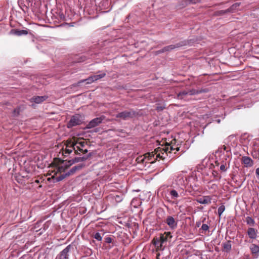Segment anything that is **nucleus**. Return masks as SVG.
Returning <instances> with one entry per match:
<instances>
[{"label": "nucleus", "mask_w": 259, "mask_h": 259, "mask_svg": "<svg viewBox=\"0 0 259 259\" xmlns=\"http://www.w3.org/2000/svg\"><path fill=\"white\" fill-rule=\"evenodd\" d=\"M159 255H160V254L159 253L157 254L156 259H160Z\"/></svg>", "instance_id": "a19ab883"}, {"label": "nucleus", "mask_w": 259, "mask_h": 259, "mask_svg": "<svg viewBox=\"0 0 259 259\" xmlns=\"http://www.w3.org/2000/svg\"><path fill=\"white\" fill-rule=\"evenodd\" d=\"M249 249L252 256L254 258H257L259 254V246L255 244H251Z\"/></svg>", "instance_id": "f3484780"}, {"label": "nucleus", "mask_w": 259, "mask_h": 259, "mask_svg": "<svg viewBox=\"0 0 259 259\" xmlns=\"http://www.w3.org/2000/svg\"><path fill=\"white\" fill-rule=\"evenodd\" d=\"M71 249H73V246L70 244L68 245L58 255V259H68L69 252Z\"/></svg>", "instance_id": "9d476101"}, {"label": "nucleus", "mask_w": 259, "mask_h": 259, "mask_svg": "<svg viewBox=\"0 0 259 259\" xmlns=\"http://www.w3.org/2000/svg\"><path fill=\"white\" fill-rule=\"evenodd\" d=\"M142 259H146L145 257H143Z\"/></svg>", "instance_id": "37998d69"}, {"label": "nucleus", "mask_w": 259, "mask_h": 259, "mask_svg": "<svg viewBox=\"0 0 259 259\" xmlns=\"http://www.w3.org/2000/svg\"><path fill=\"white\" fill-rule=\"evenodd\" d=\"M82 121L80 119V116L79 115H75L71 118L70 120L67 123V127L71 128L73 126L79 125L81 123Z\"/></svg>", "instance_id": "6e6552de"}, {"label": "nucleus", "mask_w": 259, "mask_h": 259, "mask_svg": "<svg viewBox=\"0 0 259 259\" xmlns=\"http://www.w3.org/2000/svg\"><path fill=\"white\" fill-rule=\"evenodd\" d=\"M222 149H223V150L224 151H226L227 152H228L229 151H230V149H228V148L225 145H223L222 147Z\"/></svg>", "instance_id": "4c0bfd02"}, {"label": "nucleus", "mask_w": 259, "mask_h": 259, "mask_svg": "<svg viewBox=\"0 0 259 259\" xmlns=\"http://www.w3.org/2000/svg\"><path fill=\"white\" fill-rule=\"evenodd\" d=\"M188 94L187 91H183L177 94V98L179 99H183Z\"/></svg>", "instance_id": "a878e982"}, {"label": "nucleus", "mask_w": 259, "mask_h": 259, "mask_svg": "<svg viewBox=\"0 0 259 259\" xmlns=\"http://www.w3.org/2000/svg\"><path fill=\"white\" fill-rule=\"evenodd\" d=\"M106 75L105 73H102L98 75H94L91 76H90L86 79H83L79 81H78L77 83H76L74 86H78L81 83L84 82L85 81H87V83H91L95 81L98 80L99 79L105 77Z\"/></svg>", "instance_id": "423d86ee"}, {"label": "nucleus", "mask_w": 259, "mask_h": 259, "mask_svg": "<svg viewBox=\"0 0 259 259\" xmlns=\"http://www.w3.org/2000/svg\"><path fill=\"white\" fill-rule=\"evenodd\" d=\"M165 223L171 229H176L177 227V222L171 216H168L165 220Z\"/></svg>", "instance_id": "f8f14e48"}, {"label": "nucleus", "mask_w": 259, "mask_h": 259, "mask_svg": "<svg viewBox=\"0 0 259 259\" xmlns=\"http://www.w3.org/2000/svg\"><path fill=\"white\" fill-rule=\"evenodd\" d=\"M197 202L202 204H210L211 202V198L210 196H204L201 198L196 199Z\"/></svg>", "instance_id": "a211bd4d"}, {"label": "nucleus", "mask_w": 259, "mask_h": 259, "mask_svg": "<svg viewBox=\"0 0 259 259\" xmlns=\"http://www.w3.org/2000/svg\"><path fill=\"white\" fill-rule=\"evenodd\" d=\"M223 250L229 252L231 250L232 245L231 241L230 240L227 241L226 242L224 243L223 244Z\"/></svg>", "instance_id": "4be33fe9"}, {"label": "nucleus", "mask_w": 259, "mask_h": 259, "mask_svg": "<svg viewBox=\"0 0 259 259\" xmlns=\"http://www.w3.org/2000/svg\"><path fill=\"white\" fill-rule=\"evenodd\" d=\"M147 160V158L145 157V155H144V157H142V156L139 157L137 158L136 161L138 163H144L145 160Z\"/></svg>", "instance_id": "c756f323"}, {"label": "nucleus", "mask_w": 259, "mask_h": 259, "mask_svg": "<svg viewBox=\"0 0 259 259\" xmlns=\"http://www.w3.org/2000/svg\"><path fill=\"white\" fill-rule=\"evenodd\" d=\"M94 237L98 241H101L102 239V236H101V234L98 232L94 234Z\"/></svg>", "instance_id": "2f4dec72"}, {"label": "nucleus", "mask_w": 259, "mask_h": 259, "mask_svg": "<svg viewBox=\"0 0 259 259\" xmlns=\"http://www.w3.org/2000/svg\"><path fill=\"white\" fill-rule=\"evenodd\" d=\"M242 164L245 167H251L253 165V160L248 156H242L241 159Z\"/></svg>", "instance_id": "2eb2a0df"}, {"label": "nucleus", "mask_w": 259, "mask_h": 259, "mask_svg": "<svg viewBox=\"0 0 259 259\" xmlns=\"http://www.w3.org/2000/svg\"><path fill=\"white\" fill-rule=\"evenodd\" d=\"M225 210V206L224 205H222L218 208V215L220 217L221 216L222 214L223 213V212Z\"/></svg>", "instance_id": "c85d7f7f"}, {"label": "nucleus", "mask_w": 259, "mask_h": 259, "mask_svg": "<svg viewBox=\"0 0 259 259\" xmlns=\"http://www.w3.org/2000/svg\"><path fill=\"white\" fill-rule=\"evenodd\" d=\"M168 148H162L161 147H158L156 148L154 151L151 153H146L145 157L147 158V161L146 162L153 163L155 162V160H157L158 158L162 160L164 159L165 157L163 156V154L167 155V151Z\"/></svg>", "instance_id": "f03ea898"}, {"label": "nucleus", "mask_w": 259, "mask_h": 259, "mask_svg": "<svg viewBox=\"0 0 259 259\" xmlns=\"http://www.w3.org/2000/svg\"><path fill=\"white\" fill-rule=\"evenodd\" d=\"M11 33L18 36H20L22 35H26L28 33V32L26 30H18L14 29L11 30Z\"/></svg>", "instance_id": "aec40b11"}, {"label": "nucleus", "mask_w": 259, "mask_h": 259, "mask_svg": "<svg viewBox=\"0 0 259 259\" xmlns=\"http://www.w3.org/2000/svg\"><path fill=\"white\" fill-rule=\"evenodd\" d=\"M85 60V57L83 56H82L79 57L77 59V62H83Z\"/></svg>", "instance_id": "c9c22d12"}, {"label": "nucleus", "mask_w": 259, "mask_h": 259, "mask_svg": "<svg viewBox=\"0 0 259 259\" xmlns=\"http://www.w3.org/2000/svg\"><path fill=\"white\" fill-rule=\"evenodd\" d=\"M183 45L181 44V43H178L176 45H171L166 47H164L161 50H159L158 51L159 53H163L165 52H168L171 51L176 48H180V47L182 46Z\"/></svg>", "instance_id": "4468645a"}, {"label": "nucleus", "mask_w": 259, "mask_h": 259, "mask_svg": "<svg viewBox=\"0 0 259 259\" xmlns=\"http://www.w3.org/2000/svg\"><path fill=\"white\" fill-rule=\"evenodd\" d=\"M257 233V230L252 227L248 228L247 230V234L250 239H255Z\"/></svg>", "instance_id": "ddd939ff"}, {"label": "nucleus", "mask_w": 259, "mask_h": 259, "mask_svg": "<svg viewBox=\"0 0 259 259\" xmlns=\"http://www.w3.org/2000/svg\"><path fill=\"white\" fill-rule=\"evenodd\" d=\"M75 146H76L75 141L72 142L71 140L66 141V147L74 149Z\"/></svg>", "instance_id": "cd10ccee"}, {"label": "nucleus", "mask_w": 259, "mask_h": 259, "mask_svg": "<svg viewBox=\"0 0 259 259\" xmlns=\"http://www.w3.org/2000/svg\"><path fill=\"white\" fill-rule=\"evenodd\" d=\"M199 225H200V223H199L198 224L197 223V227H199Z\"/></svg>", "instance_id": "79ce46f5"}, {"label": "nucleus", "mask_w": 259, "mask_h": 259, "mask_svg": "<svg viewBox=\"0 0 259 259\" xmlns=\"http://www.w3.org/2000/svg\"><path fill=\"white\" fill-rule=\"evenodd\" d=\"M137 115L136 111L133 109L129 110H125L119 112L116 115V118L126 120L131 118L135 117Z\"/></svg>", "instance_id": "39448f33"}, {"label": "nucleus", "mask_w": 259, "mask_h": 259, "mask_svg": "<svg viewBox=\"0 0 259 259\" xmlns=\"http://www.w3.org/2000/svg\"><path fill=\"white\" fill-rule=\"evenodd\" d=\"M210 188L215 190L217 188V185L216 184H213L211 186Z\"/></svg>", "instance_id": "58836bf2"}, {"label": "nucleus", "mask_w": 259, "mask_h": 259, "mask_svg": "<svg viewBox=\"0 0 259 259\" xmlns=\"http://www.w3.org/2000/svg\"><path fill=\"white\" fill-rule=\"evenodd\" d=\"M48 98L47 96H34L31 98L30 101L36 104H40L46 101Z\"/></svg>", "instance_id": "6ab92c4d"}, {"label": "nucleus", "mask_w": 259, "mask_h": 259, "mask_svg": "<svg viewBox=\"0 0 259 259\" xmlns=\"http://www.w3.org/2000/svg\"><path fill=\"white\" fill-rule=\"evenodd\" d=\"M240 3H236L232 5L229 8L227 9V11L230 13H233L236 10H237V8L239 7Z\"/></svg>", "instance_id": "5701e85b"}, {"label": "nucleus", "mask_w": 259, "mask_h": 259, "mask_svg": "<svg viewBox=\"0 0 259 259\" xmlns=\"http://www.w3.org/2000/svg\"><path fill=\"white\" fill-rule=\"evenodd\" d=\"M172 236L170 232H165L163 234H160V237H155L152 240V243L155 245L156 251L164 249L166 243L170 241Z\"/></svg>", "instance_id": "f257e3e1"}, {"label": "nucleus", "mask_w": 259, "mask_h": 259, "mask_svg": "<svg viewBox=\"0 0 259 259\" xmlns=\"http://www.w3.org/2000/svg\"><path fill=\"white\" fill-rule=\"evenodd\" d=\"M91 156V154H89L88 156H82V157H75L73 159L69 160L71 164H73V163L75 162H78L80 161H83L85 160H87L89 157Z\"/></svg>", "instance_id": "412c9836"}, {"label": "nucleus", "mask_w": 259, "mask_h": 259, "mask_svg": "<svg viewBox=\"0 0 259 259\" xmlns=\"http://www.w3.org/2000/svg\"><path fill=\"white\" fill-rule=\"evenodd\" d=\"M245 221L247 225L253 227L255 225V221L250 217H247Z\"/></svg>", "instance_id": "b1692460"}, {"label": "nucleus", "mask_w": 259, "mask_h": 259, "mask_svg": "<svg viewBox=\"0 0 259 259\" xmlns=\"http://www.w3.org/2000/svg\"><path fill=\"white\" fill-rule=\"evenodd\" d=\"M188 92L189 93L188 95H194L196 94H198L197 90H190L188 91Z\"/></svg>", "instance_id": "473e14b6"}, {"label": "nucleus", "mask_w": 259, "mask_h": 259, "mask_svg": "<svg viewBox=\"0 0 259 259\" xmlns=\"http://www.w3.org/2000/svg\"><path fill=\"white\" fill-rule=\"evenodd\" d=\"M209 91L207 89H202L201 90H197L198 94L202 93H207Z\"/></svg>", "instance_id": "f704fd0d"}, {"label": "nucleus", "mask_w": 259, "mask_h": 259, "mask_svg": "<svg viewBox=\"0 0 259 259\" xmlns=\"http://www.w3.org/2000/svg\"><path fill=\"white\" fill-rule=\"evenodd\" d=\"M75 145L74 148V151L75 154H80L81 153L84 154L88 152L87 149H84L85 146V142L84 141H75Z\"/></svg>", "instance_id": "0eeeda50"}, {"label": "nucleus", "mask_w": 259, "mask_h": 259, "mask_svg": "<svg viewBox=\"0 0 259 259\" xmlns=\"http://www.w3.org/2000/svg\"><path fill=\"white\" fill-rule=\"evenodd\" d=\"M176 140L173 139L170 143H168L167 142H166L165 146L166 147L164 148H166L167 147L168 148V150L167 151L168 153H171L173 150H176L177 151H179L180 150V147L178 146V145H176Z\"/></svg>", "instance_id": "9b49d317"}, {"label": "nucleus", "mask_w": 259, "mask_h": 259, "mask_svg": "<svg viewBox=\"0 0 259 259\" xmlns=\"http://www.w3.org/2000/svg\"><path fill=\"white\" fill-rule=\"evenodd\" d=\"M255 173L257 176H259V167L256 169Z\"/></svg>", "instance_id": "ea45409f"}, {"label": "nucleus", "mask_w": 259, "mask_h": 259, "mask_svg": "<svg viewBox=\"0 0 259 259\" xmlns=\"http://www.w3.org/2000/svg\"><path fill=\"white\" fill-rule=\"evenodd\" d=\"M202 230L203 231H207L209 229V227L207 225V224H203L202 226H201V228Z\"/></svg>", "instance_id": "72a5a7b5"}, {"label": "nucleus", "mask_w": 259, "mask_h": 259, "mask_svg": "<svg viewBox=\"0 0 259 259\" xmlns=\"http://www.w3.org/2000/svg\"><path fill=\"white\" fill-rule=\"evenodd\" d=\"M227 13H229L228 11H227V10H220V11H218L217 12H215V14L217 15H224Z\"/></svg>", "instance_id": "7c9ffc66"}, {"label": "nucleus", "mask_w": 259, "mask_h": 259, "mask_svg": "<svg viewBox=\"0 0 259 259\" xmlns=\"http://www.w3.org/2000/svg\"><path fill=\"white\" fill-rule=\"evenodd\" d=\"M82 167V165L79 164L73 166L70 170L68 172L64 174H61L60 176L57 177H55L54 176L52 177V179L54 180V182H58L61 181L71 175H73L75 171L77 170L80 169Z\"/></svg>", "instance_id": "20e7f679"}, {"label": "nucleus", "mask_w": 259, "mask_h": 259, "mask_svg": "<svg viewBox=\"0 0 259 259\" xmlns=\"http://www.w3.org/2000/svg\"><path fill=\"white\" fill-rule=\"evenodd\" d=\"M215 164L217 166L221 164L220 167V170L222 171H226L229 166V160H227V158H225V161L223 160L221 162H219L217 161H215Z\"/></svg>", "instance_id": "dca6fc26"}, {"label": "nucleus", "mask_w": 259, "mask_h": 259, "mask_svg": "<svg viewBox=\"0 0 259 259\" xmlns=\"http://www.w3.org/2000/svg\"><path fill=\"white\" fill-rule=\"evenodd\" d=\"M62 155H64V156H66V155H68L72 152L73 149L66 147L65 149L62 148Z\"/></svg>", "instance_id": "bb28decb"}, {"label": "nucleus", "mask_w": 259, "mask_h": 259, "mask_svg": "<svg viewBox=\"0 0 259 259\" xmlns=\"http://www.w3.org/2000/svg\"><path fill=\"white\" fill-rule=\"evenodd\" d=\"M53 164L56 165V174L64 172L66 169L72 165L69 160L65 162L58 158H54Z\"/></svg>", "instance_id": "7ed1b4c3"}, {"label": "nucleus", "mask_w": 259, "mask_h": 259, "mask_svg": "<svg viewBox=\"0 0 259 259\" xmlns=\"http://www.w3.org/2000/svg\"><path fill=\"white\" fill-rule=\"evenodd\" d=\"M170 195L171 196V198L172 199L176 200L177 198H178L180 195L178 194V192L176 190H172L169 192Z\"/></svg>", "instance_id": "393cba45"}, {"label": "nucleus", "mask_w": 259, "mask_h": 259, "mask_svg": "<svg viewBox=\"0 0 259 259\" xmlns=\"http://www.w3.org/2000/svg\"><path fill=\"white\" fill-rule=\"evenodd\" d=\"M105 117L104 116H101L99 117L95 118L92 119L86 126L87 128H92L95 127L99 124H100L103 120H104Z\"/></svg>", "instance_id": "1a4fd4ad"}, {"label": "nucleus", "mask_w": 259, "mask_h": 259, "mask_svg": "<svg viewBox=\"0 0 259 259\" xmlns=\"http://www.w3.org/2000/svg\"><path fill=\"white\" fill-rule=\"evenodd\" d=\"M105 242L107 243H110L112 241V239L110 237H106L105 239Z\"/></svg>", "instance_id": "e433bc0d"}]
</instances>
